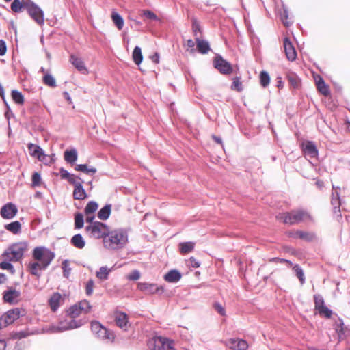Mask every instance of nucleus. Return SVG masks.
Listing matches in <instances>:
<instances>
[{
	"label": "nucleus",
	"mask_w": 350,
	"mask_h": 350,
	"mask_svg": "<svg viewBox=\"0 0 350 350\" xmlns=\"http://www.w3.org/2000/svg\"><path fill=\"white\" fill-rule=\"evenodd\" d=\"M62 297L60 293H53L49 299V304L53 311H56L62 302Z\"/></svg>",
	"instance_id": "aec40b11"
},
{
	"label": "nucleus",
	"mask_w": 350,
	"mask_h": 350,
	"mask_svg": "<svg viewBox=\"0 0 350 350\" xmlns=\"http://www.w3.org/2000/svg\"><path fill=\"white\" fill-rule=\"evenodd\" d=\"M91 330L96 338L107 343H112L115 340V335L113 332L107 329L97 321L91 322Z\"/></svg>",
	"instance_id": "423d86ee"
},
{
	"label": "nucleus",
	"mask_w": 350,
	"mask_h": 350,
	"mask_svg": "<svg viewBox=\"0 0 350 350\" xmlns=\"http://www.w3.org/2000/svg\"><path fill=\"white\" fill-rule=\"evenodd\" d=\"M293 236L306 241H311L314 238V234L313 233L299 230L296 231Z\"/></svg>",
	"instance_id": "58836bf2"
},
{
	"label": "nucleus",
	"mask_w": 350,
	"mask_h": 350,
	"mask_svg": "<svg viewBox=\"0 0 350 350\" xmlns=\"http://www.w3.org/2000/svg\"><path fill=\"white\" fill-rule=\"evenodd\" d=\"M226 345L232 350H247L248 348L247 341L240 338H230Z\"/></svg>",
	"instance_id": "2eb2a0df"
},
{
	"label": "nucleus",
	"mask_w": 350,
	"mask_h": 350,
	"mask_svg": "<svg viewBox=\"0 0 350 350\" xmlns=\"http://www.w3.org/2000/svg\"><path fill=\"white\" fill-rule=\"evenodd\" d=\"M215 308L220 314H221V315H224L225 314V310H224V308L221 306V304H215Z\"/></svg>",
	"instance_id": "e2e57ef3"
},
{
	"label": "nucleus",
	"mask_w": 350,
	"mask_h": 350,
	"mask_svg": "<svg viewBox=\"0 0 350 350\" xmlns=\"http://www.w3.org/2000/svg\"><path fill=\"white\" fill-rule=\"evenodd\" d=\"M231 89L233 90H237L238 92L242 91V83L240 81V79L239 77H235L233 79Z\"/></svg>",
	"instance_id": "09e8293b"
},
{
	"label": "nucleus",
	"mask_w": 350,
	"mask_h": 350,
	"mask_svg": "<svg viewBox=\"0 0 350 350\" xmlns=\"http://www.w3.org/2000/svg\"><path fill=\"white\" fill-rule=\"evenodd\" d=\"M284 49L286 58L291 62L295 60L297 57V52L288 38H285L284 39Z\"/></svg>",
	"instance_id": "dca6fc26"
},
{
	"label": "nucleus",
	"mask_w": 350,
	"mask_h": 350,
	"mask_svg": "<svg viewBox=\"0 0 350 350\" xmlns=\"http://www.w3.org/2000/svg\"><path fill=\"white\" fill-rule=\"evenodd\" d=\"M319 313L321 315H323L326 318H330L332 316V310H329L327 306H323V307H321L320 308L317 309Z\"/></svg>",
	"instance_id": "603ef678"
},
{
	"label": "nucleus",
	"mask_w": 350,
	"mask_h": 350,
	"mask_svg": "<svg viewBox=\"0 0 350 350\" xmlns=\"http://www.w3.org/2000/svg\"><path fill=\"white\" fill-rule=\"evenodd\" d=\"M331 203L334 206V212L335 213H340V208H339V206L340 204V198H339V193L336 190L335 193H332Z\"/></svg>",
	"instance_id": "4c0bfd02"
},
{
	"label": "nucleus",
	"mask_w": 350,
	"mask_h": 350,
	"mask_svg": "<svg viewBox=\"0 0 350 350\" xmlns=\"http://www.w3.org/2000/svg\"><path fill=\"white\" fill-rule=\"evenodd\" d=\"M293 269L296 275V276L299 278L301 284L305 282V278L303 269L298 265H295L293 266Z\"/></svg>",
	"instance_id": "79ce46f5"
},
{
	"label": "nucleus",
	"mask_w": 350,
	"mask_h": 350,
	"mask_svg": "<svg viewBox=\"0 0 350 350\" xmlns=\"http://www.w3.org/2000/svg\"><path fill=\"white\" fill-rule=\"evenodd\" d=\"M27 247L28 245L25 241L13 243L3 252L1 254V258L12 260V262H18L23 257Z\"/></svg>",
	"instance_id": "7ed1b4c3"
},
{
	"label": "nucleus",
	"mask_w": 350,
	"mask_h": 350,
	"mask_svg": "<svg viewBox=\"0 0 350 350\" xmlns=\"http://www.w3.org/2000/svg\"><path fill=\"white\" fill-rule=\"evenodd\" d=\"M181 278L180 273L177 270H171L164 275V279L168 282L175 283Z\"/></svg>",
	"instance_id": "393cba45"
},
{
	"label": "nucleus",
	"mask_w": 350,
	"mask_h": 350,
	"mask_svg": "<svg viewBox=\"0 0 350 350\" xmlns=\"http://www.w3.org/2000/svg\"><path fill=\"white\" fill-rule=\"evenodd\" d=\"M27 336V334L25 332H19L14 334V338H23Z\"/></svg>",
	"instance_id": "69168bd1"
},
{
	"label": "nucleus",
	"mask_w": 350,
	"mask_h": 350,
	"mask_svg": "<svg viewBox=\"0 0 350 350\" xmlns=\"http://www.w3.org/2000/svg\"><path fill=\"white\" fill-rule=\"evenodd\" d=\"M193 31L195 35H197V32L200 31V25L196 21H193Z\"/></svg>",
	"instance_id": "0e129e2a"
},
{
	"label": "nucleus",
	"mask_w": 350,
	"mask_h": 350,
	"mask_svg": "<svg viewBox=\"0 0 350 350\" xmlns=\"http://www.w3.org/2000/svg\"><path fill=\"white\" fill-rule=\"evenodd\" d=\"M133 62L139 65L143 60V55L141 48L139 46H135L132 54Z\"/></svg>",
	"instance_id": "c9c22d12"
},
{
	"label": "nucleus",
	"mask_w": 350,
	"mask_h": 350,
	"mask_svg": "<svg viewBox=\"0 0 350 350\" xmlns=\"http://www.w3.org/2000/svg\"><path fill=\"white\" fill-rule=\"evenodd\" d=\"M260 84L263 88H266L270 83L269 74L265 71H262L260 74Z\"/></svg>",
	"instance_id": "a18cd8bd"
},
{
	"label": "nucleus",
	"mask_w": 350,
	"mask_h": 350,
	"mask_svg": "<svg viewBox=\"0 0 350 350\" xmlns=\"http://www.w3.org/2000/svg\"><path fill=\"white\" fill-rule=\"evenodd\" d=\"M70 62L78 71L83 74L88 73V69L81 58L78 57L75 55H71L70 57Z\"/></svg>",
	"instance_id": "a211bd4d"
},
{
	"label": "nucleus",
	"mask_w": 350,
	"mask_h": 350,
	"mask_svg": "<svg viewBox=\"0 0 350 350\" xmlns=\"http://www.w3.org/2000/svg\"><path fill=\"white\" fill-rule=\"evenodd\" d=\"M147 345L151 350H172L174 341L163 336H156L148 340Z\"/></svg>",
	"instance_id": "6e6552de"
},
{
	"label": "nucleus",
	"mask_w": 350,
	"mask_h": 350,
	"mask_svg": "<svg viewBox=\"0 0 350 350\" xmlns=\"http://www.w3.org/2000/svg\"><path fill=\"white\" fill-rule=\"evenodd\" d=\"M18 213L17 206L11 202L5 204L0 211L1 216L5 219H13Z\"/></svg>",
	"instance_id": "4468645a"
},
{
	"label": "nucleus",
	"mask_w": 350,
	"mask_h": 350,
	"mask_svg": "<svg viewBox=\"0 0 350 350\" xmlns=\"http://www.w3.org/2000/svg\"><path fill=\"white\" fill-rule=\"evenodd\" d=\"M186 46L188 48L187 50L190 49L192 52L194 51L195 42L191 39H189L187 40Z\"/></svg>",
	"instance_id": "680f3d73"
},
{
	"label": "nucleus",
	"mask_w": 350,
	"mask_h": 350,
	"mask_svg": "<svg viewBox=\"0 0 350 350\" xmlns=\"http://www.w3.org/2000/svg\"><path fill=\"white\" fill-rule=\"evenodd\" d=\"M189 265L193 268H198L200 267V263L194 257H191L189 260Z\"/></svg>",
	"instance_id": "13d9d810"
},
{
	"label": "nucleus",
	"mask_w": 350,
	"mask_h": 350,
	"mask_svg": "<svg viewBox=\"0 0 350 350\" xmlns=\"http://www.w3.org/2000/svg\"><path fill=\"white\" fill-rule=\"evenodd\" d=\"M277 218L283 223L290 225L312 220L310 213L304 210H295L289 213H281L277 216Z\"/></svg>",
	"instance_id": "20e7f679"
},
{
	"label": "nucleus",
	"mask_w": 350,
	"mask_h": 350,
	"mask_svg": "<svg viewBox=\"0 0 350 350\" xmlns=\"http://www.w3.org/2000/svg\"><path fill=\"white\" fill-rule=\"evenodd\" d=\"M26 10L31 18L39 25H43L44 23V12L35 3L28 1L26 5Z\"/></svg>",
	"instance_id": "9d476101"
},
{
	"label": "nucleus",
	"mask_w": 350,
	"mask_h": 350,
	"mask_svg": "<svg viewBox=\"0 0 350 350\" xmlns=\"http://www.w3.org/2000/svg\"><path fill=\"white\" fill-rule=\"evenodd\" d=\"M115 321L116 325L121 329L126 330L128 324L127 315L124 312H119L116 314Z\"/></svg>",
	"instance_id": "4be33fe9"
},
{
	"label": "nucleus",
	"mask_w": 350,
	"mask_h": 350,
	"mask_svg": "<svg viewBox=\"0 0 350 350\" xmlns=\"http://www.w3.org/2000/svg\"><path fill=\"white\" fill-rule=\"evenodd\" d=\"M111 271V269L108 268L107 266H103L100 267L99 270L96 271V275L100 280H107Z\"/></svg>",
	"instance_id": "7c9ffc66"
},
{
	"label": "nucleus",
	"mask_w": 350,
	"mask_h": 350,
	"mask_svg": "<svg viewBox=\"0 0 350 350\" xmlns=\"http://www.w3.org/2000/svg\"><path fill=\"white\" fill-rule=\"evenodd\" d=\"M142 15L150 21H160L159 18L152 11L146 10H143Z\"/></svg>",
	"instance_id": "49530a36"
},
{
	"label": "nucleus",
	"mask_w": 350,
	"mask_h": 350,
	"mask_svg": "<svg viewBox=\"0 0 350 350\" xmlns=\"http://www.w3.org/2000/svg\"><path fill=\"white\" fill-rule=\"evenodd\" d=\"M316 85L318 90L323 95L327 96L329 94V87L325 84L324 80L318 76L315 78Z\"/></svg>",
	"instance_id": "b1692460"
},
{
	"label": "nucleus",
	"mask_w": 350,
	"mask_h": 350,
	"mask_svg": "<svg viewBox=\"0 0 350 350\" xmlns=\"http://www.w3.org/2000/svg\"><path fill=\"white\" fill-rule=\"evenodd\" d=\"M195 246V243L192 241L183 242L179 244V249L182 254H187L191 252Z\"/></svg>",
	"instance_id": "72a5a7b5"
},
{
	"label": "nucleus",
	"mask_w": 350,
	"mask_h": 350,
	"mask_svg": "<svg viewBox=\"0 0 350 350\" xmlns=\"http://www.w3.org/2000/svg\"><path fill=\"white\" fill-rule=\"evenodd\" d=\"M77 152L75 148L64 152V159L68 163L73 164L77 160Z\"/></svg>",
	"instance_id": "c85d7f7f"
},
{
	"label": "nucleus",
	"mask_w": 350,
	"mask_h": 350,
	"mask_svg": "<svg viewBox=\"0 0 350 350\" xmlns=\"http://www.w3.org/2000/svg\"><path fill=\"white\" fill-rule=\"evenodd\" d=\"M111 206L110 204H106L103 206L98 213V217L100 220L107 219L111 214Z\"/></svg>",
	"instance_id": "473e14b6"
},
{
	"label": "nucleus",
	"mask_w": 350,
	"mask_h": 350,
	"mask_svg": "<svg viewBox=\"0 0 350 350\" xmlns=\"http://www.w3.org/2000/svg\"><path fill=\"white\" fill-rule=\"evenodd\" d=\"M27 3L24 0H14L11 4V9L14 12H20L23 8L26 9Z\"/></svg>",
	"instance_id": "f704fd0d"
},
{
	"label": "nucleus",
	"mask_w": 350,
	"mask_h": 350,
	"mask_svg": "<svg viewBox=\"0 0 350 350\" xmlns=\"http://www.w3.org/2000/svg\"><path fill=\"white\" fill-rule=\"evenodd\" d=\"M71 243L78 249H82L85 247V242L81 234L74 235L70 241Z\"/></svg>",
	"instance_id": "c756f323"
},
{
	"label": "nucleus",
	"mask_w": 350,
	"mask_h": 350,
	"mask_svg": "<svg viewBox=\"0 0 350 350\" xmlns=\"http://www.w3.org/2000/svg\"><path fill=\"white\" fill-rule=\"evenodd\" d=\"M196 45L198 51L202 54H206L211 50L208 41L196 38Z\"/></svg>",
	"instance_id": "a878e982"
},
{
	"label": "nucleus",
	"mask_w": 350,
	"mask_h": 350,
	"mask_svg": "<svg viewBox=\"0 0 350 350\" xmlns=\"http://www.w3.org/2000/svg\"><path fill=\"white\" fill-rule=\"evenodd\" d=\"M281 20L286 27L292 24V22L288 18V10L286 8H284L283 13L281 14Z\"/></svg>",
	"instance_id": "3c124183"
},
{
	"label": "nucleus",
	"mask_w": 350,
	"mask_h": 350,
	"mask_svg": "<svg viewBox=\"0 0 350 350\" xmlns=\"http://www.w3.org/2000/svg\"><path fill=\"white\" fill-rule=\"evenodd\" d=\"M62 269L63 270V276L68 279L72 271V269L70 266V262L68 260H64L62 262Z\"/></svg>",
	"instance_id": "a19ab883"
},
{
	"label": "nucleus",
	"mask_w": 350,
	"mask_h": 350,
	"mask_svg": "<svg viewBox=\"0 0 350 350\" xmlns=\"http://www.w3.org/2000/svg\"><path fill=\"white\" fill-rule=\"evenodd\" d=\"M87 233L94 239H103L107 237L109 232V227L100 221H95L94 223L90 224L85 227Z\"/></svg>",
	"instance_id": "0eeeda50"
},
{
	"label": "nucleus",
	"mask_w": 350,
	"mask_h": 350,
	"mask_svg": "<svg viewBox=\"0 0 350 350\" xmlns=\"http://www.w3.org/2000/svg\"><path fill=\"white\" fill-rule=\"evenodd\" d=\"M111 19L119 30H121L124 26L123 18L117 12H112Z\"/></svg>",
	"instance_id": "e433bc0d"
},
{
	"label": "nucleus",
	"mask_w": 350,
	"mask_h": 350,
	"mask_svg": "<svg viewBox=\"0 0 350 350\" xmlns=\"http://www.w3.org/2000/svg\"><path fill=\"white\" fill-rule=\"evenodd\" d=\"M7 51L6 44L4 40H0V56H3L5 54Z\"/></svg>",
	"instance_id": "bf43d9fd"
},
{
	"label": "nucleus",
	"mask_w": 350,
	"mask_h": 350,
	"mask_svg": "<svg viewBox=\"0 0 350 350\" xmlns=\"http://www.w3.org/2000/svg\"><path fill=\"white\" fill-rule=\"evenodd\" d=\"M304 154L310 157L314 158L318 155V150L315 144L312 142H307L304 148Z\"/></svg>",
	"instance_id": "412c9836"
},
{
	"label": "nucleus",
	"mask_w": 350,
	"mask_h": 350,
	"mask_svg": "<svg viewBox=\"0 0 350 350\" xmlns=\"http://www.w3.org/2000/svg\"><path fill=\"white\" fill-rule=\"evenodd\" d=\"M82 183L74 187L73 198L75 200H84L87 198V193L82 185Z\"/></svg>",
	"instance_id": "5701e85b"
},
{
	"label": "nucleus",
	"mask_w": 350,
	"mask_h": 350,
	"mask_svg": "<svg viewBox=\"0 0 350 350\" xmlns=\"http://www.w3.org/2000/svg\"><path fill=\"white\" fill-rule=\"evenodd\" d=\"M20 317V311L18 308L8 310L0 318V327H5L12 324Z\"/></svg>",
	"instance_id": "f8f14e48"
},
{
	"label": "nucleus",
	"mask_w": 350,
	"mask_h": 350,
	"mask_svg": "<svg viewBox=\"0 0 350 350\" xmlns=\"http://www.w3.org/2000/svg\"><path fill=\"white\" fill-rule=\"evenodd\" d=\"M28 150L32 157H37L39 161L44 160V150L40 146L30 143L28 144Z\"/></svg>",
	"instance_id": "6ab92c4d"
},
{
	"label": "nucleus",
	"mask_w": 350,
	"mask_h": 350,
	"mask_svg": "<svg viewBox=\"0 0 350 350\" xmlns=\"http://www.w3.org/2000/svg\"><path fill=\"white\" fill-rule=\"evenodd\" d=\"M152 61L155 63L158 64L159 62V53H156L150 57Z\"/></svg>",
	"instance_id": "338daca9"
},
{
	"label": "nucleus",
	"mask_w": 350,
	"mask_h": 350,
	"mask_svg": "<svg viewBox=\"0 0 350 350\" xmlns=\"http://www.w3.org/2000/svg\"><path fill=\"white\" fill-rule=\"evenodd\" d=\"M86 319H72L71 318L61 321L58 325H51L46 332L51 333H58L78 328L86 323Z\"/></svg>",
	"instance_id": "39448f33"
},
{
	"label": "nucleus",
	"mask_w": 350,
	"mask_h": 350,
	"mask_svg": "<svg viewBox=\"0 0 350 350\" xmlns=\"http://www.w3.org/2000/svg\"><path fill=\"white\" fill-rule=\"evenodd\" d=\"M98 204L94 201H90L89 202L85 208V215H92L93 214L98 208Z\"/></svg>",
	"instance_id": "ea45409f"
},
{
	"label": "nucleus",
	"mask_w": 350,
	"mask_h": 350,
	"mask_svg": "<svg viewBox=\"0 0 350 350\" xmlns=\"http://www.w3.org/2000/svg\"><path fill=\"white\" fill-rule=\"evenodd\" d=\"M70 184L73 185L74 187L77 185V184L81 183L83 182L81 179L79 177H77L74 174H70L68 179L67 180Z\"/></svg>",
	"instance_id": "6e6d98bb"
},
{
	"label": "nucleus",
	"mask_w": 350,
	"mask_h": 350,
	"mask_svg": "<svg viewBox=\"0 0 350 350\" xmlns=\"http://www.w3.org/2000/svg\"><path fill=\"white\" fill-rule=\"evenodd\" d=\"M5 228L14 234H18L21 232V224L15 221L5 225Z\"/></svg>",
	"instance_id": "cd10ccee"
},
{
	"label": "nucleus",
	"mask_w": 350,
	"mask_h": 350,
	"mask_svg": "<svg viewBox=\"0 0 350 350\" xmlns=\"http://www.w3.org/2000/svg\"><path fill=\"white\" fill-rule=\"evenodd\" d=\"M32 186H39L41 182V176L38 172H34L32 175Z\"/></svg>",
	"instance_id": "5fc2aeb1"
},
{
	"label": "nucleus",
	"mask_w": 350,
	"mask_h": 350,
	"mask_svg": "<svg viewBox=\"0 0 350 350\" xmlns=\"http://www.w3.org/2000/svg\"><path fill=\"white\" fill-rule=\"evenodd\" d=\"M84 224V218L82 213H77L75 215V228L80 229L83 228Z\"/></svg>",
	"instance_id": "37998d69"
},
{
	"label": "nucleus",
	"mask_w": 350,
	"mask_h": 350,
	"mask_svg": "<svg viewBox=\"0 0 350 350\" xmlns=\"http://www.w3.org/2000/svg\"><path fill=\"white\" fill-rule=\"evenodd\" d=\"M21 295L20 291L13 288H9L3 292V299L9 304H15L18 301V299Z\"/></svg>",
	"instance_id": "f3484780"
},
{
	"label": "nucleus",
	"mask_w": 350,
	"mask_h": 350,
	"mask_svg": "<svg viewBox=\"0 0 350 350\" xmlns=\"http://www.w3.org/2000/svg\"><path fill=\"white\" fill-rule=\"evenodd\" d=\"M314 304L316 310L325 306L323 297L320 295H315L314 296Z\"/></svg>",
	"instance_id": "8fccbe9b"
},
{
	"label": "nucleus",
	"mask_w": 350,
	"mask_h": 350,
	"mask_svg": "<svg viewBox=\"0 0 350 350\" xmlns=\"http://www.w3.org/2000/svg\"><path fill=\"white\" fill-rule=\"evenodd\" d=\"M94 216L93 215V214L92 215H86V221L90 223V224L94 223L95 221H94Z\"/></svg>",
	"instance_id": "774afa93"
},
{
	"label": "nucleus",
	"mask_w": 350,
	"mask_h": 350,
	"mask_svg": "<svg viewBox=\"0 0 350 350\" xmlns=\"http://www.w3.org/2000/svg\"><path fill=\"white\" fill-rule=\"evenodd\" d=\"M55 256V253L46 247H35L32 252L33 261L30 262L27 266L29 271L31 275L40 278L42 271L50 265Z\"/></svg>",
	"instance_id": "f257e3e1"
},
{
	"label": "nucleus",
	"mask_w": 350,
	"mask_h": 350,
	"mask_svg": "<svg viewBox=\"0 0 350 350\" xmlns=\"http://www.w3.org/2000/svg\"><path fill=\"white\" fill-rule=\"evenodd\" d=\"M2 260H3L0 263V268L3 270H9V271H11L12 272H13L14 267L10 263V262H12V260H3V259H2Z\"/></svg>",
	"instance_id": "de8ad7c7"
},
{
	"label": "nucleus",
	"mask_w": 350,
	"mask_h": 350,
	"mask_svg": "<svg viewBox=\"0 0 350 350\" xmlns=\"http://www.w3.org/2000/svg\"><path fill=\"white\" fill-rule=\"evenodd\" d=\"M75 170L88 175H94L97 172L96 168L92 166H88L86 164H77L75 165Z\"/></svg>",
	"instance_id": "bb28decb"
},
{
	"label": "nucleus",
	"mask_w": 350,
	"mask_h": 350,
	"mask_svg": "<svg viewBox=\"0 0 350 350\" xmlns=\"http://www.w3.org/2000/svg\"><path fill=\"white\" fill-rule=\"evenodd\" d=\"M140 278V273L138 271L135 270L132 271L129 275L128 279L130 280H137Z\"/></svg>",
	"instance_id": "4d7b16f0"
},
{
	"label": "nucleus",
	"mask_w": 350,
	"mask_h": 350,
	"mask_svg": "<svg viewBox=\"0 0 350 350\" xmlns=\"http://www.w3.org/2000/svg\"><path fill=\"white\" fill-rule=\"evenodd\" d=\"M70 174L67 170H64V168L60 169V176L62 178L68 180L70 175Z\"/></svg>",
	"instance_id": "052dcab7"
},
{
	"label": "nucleus",
	"mask_w": 350,
	"mask_h": 350,
	"mask_svg": "<svg viewBox=\"0 0 350 350\" xmlns=\"http://www.w3.org/2000/svg\"><path fill=\"white\" fill-rule=\"evenodd\" d=\"M214 66L221 74L228 75L232 72L231 64L220 55L215 57Z\"/></svg>",
	"instance_id": "ddd939ff"
},
{
	"label": "nucleus",
	"mask_w": 350,
	"mask_h": 350,
	"mask_svg": "<svg viewBox=\"0 0 350 350\" xmlns=\"http://www.w3.org/2000/svg\"><path fill=\"white\" fill-rule=\"evenodd\" d=\"M91 308L92 306L88 301L82 300L69 308V317L72 319H75L82 314H88L90 311Z\"/></svg>",
	"instance_id": "1a4fd4ad"
},
{
	"label": "nucleus",
	"mask_w": 350,
	"mask_h": 350,
	"mask_svg": "<svg viewBox=\"0 0 350 350\" xmlns=\"http://www.w3.org/2000/svg\"><path fill=\"white\" fill-rule=\"evenodd\" d=\"M128 242V233L124 229H116L109 231L107 238L103 240L105 247L110 250L122 248Z\"/></svg>",
	"instance_id": "f03ea898"
},
{
	"label": "nucleus",
	"mask_w": 350,
	"mask_h": 350,
	"mask_svg": "<svg viewBox=\"0 0 350 350\" xmlns=\"http://www.w3.org/2000/svg\"><path fill=\"white\" fill-rule=\"evenodd\" d=\"M43 82L45 85H46L49 87H51V88L56 87L55 79L51 74H46L43 77Z\"/></svg>",
	"instance_id": "c03bdc74"
},
{
	"label": "nucleus",
	"mask_w": 350,
	"mask_h": 350,
	"mask_svg": "<svg viewBox=\"0 0 350 350\" xmlns=\"http://www.w3.org/2000/svg\"><path fill=\"white\" fill-rule=\"evenodd\" d=\"M11 97L13 101L18 105H23L25 103L24 96L21 92L16 90H12Z\"/></svg>",
	"instance_id": "2f4dec72"
},
{
	"label": "nucleus",
	"mask_w": 350,
	"mask_h": 350,
	"mask_svg": "<svg viewBox=\"0 0 350 350\" xmlns=\"http://www.w3.org/2000/svg\"><path fill=\"white\" fill-rule=\"evenodd\" d=\"M94 282L92 280H89L85 285V293L88 296L92 294L94 291Z\"/></svg>",
	"instance_id": "864d4df0"
},
{
	"label": "nucleus",
	"mask_w": 350,
	"mask_h": 350,
	"mask_svg": "<svg viewBox=\"0 0 350 350\" xmlns=\"http://www.w3.org/2000/svg\"><path fill=\"white\" fill-rule=\"evenodd\" d=\"M137 289L146 295L161 294L164 292L163 286L149 282H139Z\"/></svg>",
	"instance_id": "9b49d317"
}]
</instances>
